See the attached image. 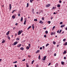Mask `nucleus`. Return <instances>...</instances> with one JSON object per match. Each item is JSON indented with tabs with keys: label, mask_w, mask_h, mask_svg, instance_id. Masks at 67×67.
<instances>
[{
	"label": "nucleus",
	"mask_w": 67,
	"mask_h": 67,
	"mask_svg": "<svg viewBox=\"0 0 67 67\" xmlns=\"http://www.w3.org/2000/svg\"><path fill=\"white\" fill-rule=\"evenodd\" d=\"M23 32V31L22 30L19 31L18 32V35H19L20 34H21V33Z\"/></svg>",
	"instance_id": "obj_1"
},
{
	"label": "nucleus",
	"mask_w": 67,
	"mask_h": 67,
	"mask_svg": "<svg viewBox=\"0 0 67 67\" xmlns=\"http://www.w3.org/2000/svg\"><path fill=\"white\" fill-rule=\"evenodd\" d=\"M50 6H51V4H47L46 5V7H49Z\"/></svg>",
	"instance_id": "obj_2"
},
{
	"label": "nucleus",
	"mask_w": 67,
	"mask_h": 67,
	"mask_svg": "<svg viewBox=\"0 0 67 67\" xmlns=\"http://www.w3.org/2000/svg\"><path fill=\"white\" fill-rule=\"evenodd\" d=\"M9 10H11V8H12V6H11V4H9Z\"/></svg>",
	"instance_id": "obj_3"
},
{
	"label": "nucleus",
	"mask_w": 67,
	"mask_h": 67,
	"mask_svg": "<svg viewBox=\"0 0 67 67\" xmlns=\"http://www.w3.org/2000/svg\"><path fill=\"white\" fill-rule=\"evenodd\" d=\"M46 56H44L43 58V60H46Z\"/></svg>",
	"instance_id": "obj_4"
},
{
	"label": "nucleus",
	"mask_w": 67,
	"mask_h": 67,
	"mask_svg": "<svg viewBox=\"0 0 67 67\" xmlns=\"http://www.w3.org/2000/svg\"><path fill=\"white\" fill-rule=\"evenodd\" d=\"M18 44V42H14L13 43L14 45H15L16 44Z\"/></svg>",
	"instance_id": "obj_5"
},
{
	"label": "nucleus",
	"mask_w": 67,
	"mask_h": 67,
	"mask_svg": "<svg viewBox=\"0 0 67 67\" xmlns=\"http://www.w3.org/2000/svg\"><path fill=\"white\" fill-rule=\"evenodd\" d=\"M55 9H56V7H53V8L52 9V10H55Z\"/></svg>",
	"instance_id": "obj_6"
},
{
	"label": "nucleus",
	"mask_w": 67,
	"mask_h": 67,
	"mask_svg": "<svg viewBox=\"0 0 67 67\" xmlns=\"http://www.w3.org/2000/svg\"><path fill=\"white\" fill-rule=\"evenodd\" d=\"M58 64L57 63L55 64V67H58Z\"/></svg>",
	"instance_id": "obj_7"
},
{
	"label": "nucleus",
	"mask_w": 67,
	"mask_h": 67,
	"mask_svg": "<svg viewBox=\"0 0 67 67\" xmlns=\"http://www.w3.org/2000/svg\"><path fill=\"white\" fill-rule=\"evenodd\" d=\"M5 41L4 40V39L3 40V41H2V43H5Z\"/></svg>",
	"instance_id": "obj_8"
},
{
	"label": "nucleus",
	"mask_w": 67,
	"mask_h": 67,
	"mask_svg": "<svg viewBox=\"0 0 67 67\" xmlns=\"http://www.w3.org/2000/svg\"><path fill=\"white\" fill-rule=\"evenodd\" d=\"M12 18L13 19H14L15 18V17L13 15L12 16Z\"/></svg>",
	"instance_id": "obj_9"
},
{
	"label": "nucleus",
	"mask_w": 67,
	"mask_h": 67,
	"mask_svg": "<svg viewBox=\"0 0 67 67\" xmlns=\"http://www.w3.org/2000/svg\"><path fill=\"white\" fill-rule=\"evenodd\" d=\"M39 23H41V24H43V22L42 21L40 20Z\"/></svg>",
	"instance_id": "obj_10"
},
{
	"label": "nucleus",
	"mask_w": 67,
	"mask_h": 67,
	"mask_svg": "<svg viewBox=\"0 0 67 67\" xmlns=\"http://www.w3.org/2000/svg\"><path fill=\"white\" fill-rule=\"evenodd\" d=\"M40 52V50H38L36 51V53L37 54V53H38Z\"/></svg>",
	"instance_id": "obj_11"
},
{
	"label": "nucleus",
	"mask_w": 67,
	"mask_h": 67,
	"mask_svg": "<svg viewBox=\"0 0 67 67\" xmlns=\"http://www.w3.org/2000/svg\"><path fill=\"white\" fill-rule=\"evenodd\" d=\"M23 17H21L20 19V22H22V21H23Z\"/></svg>",
	"instance_id": "obj_12"
},
{
	"label": "nucleus",
	"mask_w": 67,
	"mask_h": 67,
	"mask_svg": "<svg viewBox=\"0 0 67 67\" xmlns=\"http://www.w3.org/2000/svg\"><path fill=\"white\" fill-rule=\"evenodd\" d=\"M65 26V25H62L61 26V28H62V27H64V26Z\"/></svg>",
	"instance_id": "obj_13"
},
{
	"label": "nucleus",
	"mask_w": 67,
	"mask_h": 67,
	"mask_svg": "<svg viewBox=\"0 0 67 67\" xmlns=\"http://www.w3.org/2000/svg\"><path fill=\"white\" fill-rule=\"evenodd\" d=\"M31 27H32V26H29L27 29V30H29V29H30V28H31Z\"/></svg>",
	"instance_id": "obj_14"
},
{
	"label": "nucleus",
	"mask_w": 67,
	"mask_h": 67,
	"mask_svg": "<svg viewBox=\"0 0 67 67\" xmlns=\"http://www.w3.org/2000/svg\"><path fill=\"white\" fill-rule=\"evenodd\" d=\"M9 32H10V31H9L7 32L6 33L7 35H8V34H9Z\"/></svg>",
	"instance_id": "obj_15"
},
{
	"label": "nucleus",
	"mask_w": 67,
	"mask_h": 67,
	"mask_svg": "<svg viewBox=\"0 0 67 67\" xmlns=\"http://www.w3.org/2000/svg\"><path fill=\"white\" fill-rule=\"evenodd\" d=\"M64 62L63 61L61 62V64H62V65H64Z\"/></svg>",
	"instance_id": "obj_16"
},
{
	"label": "nucleus",
	"mask_w": 67,
	"mask_h": 67,
	"mask_svg": "<svg viewBox=\"0 0 67 67\" xmlns=\"http://www.w3.org/2000/svg\"><path fill=\"white\" fill-rule=\"evenodd\" d=\"M57 7H58V8H60V5L59 4L57 5Z\"/></svg>",
	"instance_id": "obj_17"
},
{
	"label": "nucleus",
	"mask_w": 67,
	"mask_h": 67,
	"mask_svg": "<svg viewBox=\"0 0 67 67\" xmlns=\"http://www.w3.org/2000/svg\"><path fill=\"white\" fill-rule=\"evenodd\" d=\"M18 63V62L16 61H15V62H13V64H16V63Z\"/></svg>",
	"instance_id": "obj_18"
},
{
	"label": "nucleus",
	"mask_w": 67,
	"mask_h": 67,
	"mask_svg": "<svg viewBox=\"0 0 67 67\" xmlns=\"http://www.w3.org/2000/svg\"><path fill=\"white\" fill-rule=\"evenodd\" d=\"M26 20H24V25H25V23H26Z\"/></svg>",
	"instance_id": "obj_19"
},
{
	"label": "nucleus",
	"mask_w": 67,
	"mask_h": 67,
	"mask_svg": "<svg viewBox=\"0 0 67 67\" xmlns=\"http://www.w3.org/2000/svg\"><path fill=\"white\" fill-rule=\"evenodd\" d=\"M34 8H33L32 10V12L33 14H34Z\"/></svg>",
	"instance_id": "obj_20"
},
{
	"label": "nucleus",
	"mask_w": 67,
	"mask_h": 67,
	"mask_svg": "<svg viewBox=\"0 0 67 67\" xmlns=\"http://www.w3.org/2000/svg\"><path fill=\"white\" fill-rule=\"evenodd\" d=\"M29 3H27V6H26V8H27L28 7H29Z\"/></svg>",
	"instance_id": "obj_21"
},
{
	"label": "nucleus",
	"mask_w": 67,
	"mask_h": 67,
	"mask_svg": "<svg viewBox=\"0 0 67 67\" xmlns=\"http://www.w3.org/2000/svg\"><path fill=\"white\" fill-rule=\"evenodd\" d=\"M38 59H41V56L40 55H39L38 57Z\"/></svg>",
	"instance_id": "obj_22"
},
{
	"label": "nucleus",
	"mask_w": 67,
	"mask_h": 67,
	"mask_svg": "<svg viewBox=\"0 0 67 67\" xmlns=\"http://www.w3.org/2000/svg\"><path fill=\"white\" fill-rule=\"evenodd\" d=\"M29 48H30V47H29V46H27L26 47V49H29Z\"/></svg>",
	"instance_id": "obj_23"
},
{
	"label": "nucleus",
	"mask_w": 67,
	"mask_h": 67,
	"mask_svg": "<svg viewBox=\"0 0 67 67\" xmlns=\"http://www.w3.org/2000/svg\"><path fill=\"white\" fill-rule=\"evenodd\" d=\"M20 49L23 51V50H24V48L23 47H21L20 48Z\"/></svg>",
	"instance_id": "obj_24"
},
{
	"label": "nucleus",
	"mask_w": 67,
	"mask_h": 67,
	"mask_svg": "<svg viewBox=\"0 0 67 67\" xmlns=\"http://www.w3.org/2000/svg\"><path fill=\"white\" fill-rule=\"evenodd\" d=\"M21 46V44H19V45H18L17 46V47H20V46Z\"/></svg>",
	"instance_id": "obj_25"
},
{
	"label": "nucleus",
	"mask_w": 67,
	"mask_h": 67,
	"mask_svg": "<svg viewBox=\"0 0 67 67\" xmlns=\"http://www.w3.org/2000/svg\"><path fill=\"white\" fill-rule=\"evenodd\" d=\"M53 43L54 45L56 44V42L54 41L53 42Z\"/></svg>",
	"instance_id": "obj_26"
},
{
	"label": "nucleus",
	"mask_w": 67,
	"mask_h": 67,
	"mask_svg": "<svg viewBox=\"0 0 67 67\" xmlns=\"http://www.w3.org/2000/svg\"><path fill=\"white\" fill-rule=\"evenodd\" d=\"M51 21H47V23H48L49 24L51 23Z\"/></svg>",
	"instance_id": "obj_27"
},
{
	"label": "nucleus",
	"mask_w": 67,
	"mask_h": 67,
	"mask_svg": "<svg viewBox=\"0 0 67 67\" xmlns=\"http://www.w3.org/2000/svg\"><path fill=\"white\" fill-rule=\"evenodd\" d=\"M67 45V42H66L64 43V46H66V45Z\"/></svg>",
	"instance_id": "obj_28"
},
{
	"label": "nucleus",
	"mask_w": 67,
	"mask_h": 67,
	"mask_svg": "<svg viewBox=\"0 0 67 67\" xmlns=\"http://www.w3.org/2000/svg\"><path fill=\"white\" fill-rule=\"evenodd\" d=\"M66 53H67L66 52V51H64L63 53V54H66Z\"/></svg>",
	"instance_id": "obj_29"
},
{
	"label": "nucleus",
	"mask_w": 67,
	"mask_h": 67,
	"mask_svg": "<svg viewBox=\"0 0 67 67\" xmlns=\"http://www.w3.org/2000/svg\"><path fill=\"white\" fill-rule=\"evenodd\" d=\"M28 63H26V67H29V65H28Z\"/></svg>",
	"instance_id": "obj_30"
},
{
	"label": "nucleus",
	"mask_w": 67,
	"mask_h": 67,
	"mask_svg": "<svg viewBox=\"0 0 67 67\" xmlns=\"http://www.w3.org/2000/svg\"><path fill=\"white\" fill-rule=\"evenodd\" d=\"M34 60H33L32 62V63H31V64H33V63H34Z\"/></svg>",
	"instance_id": "obj_31"
},
{
	"label": "nucleus",
	"mask_w": 67,
	"mask_h": 67,
	"mask_svg": "<svg viewBox=\"0 0 67 67\" xmlns=\"http://www.w3.org/2000/svg\"><path fill=\"white\" fill-rule=\"evenodd\" d=\"M7 38L8 40H10V37L9 36H8L7 37Z\"/></svg>",
	"instance_id": "obj_32"
},
{
	"label": "nucleus",
	"mask_w": 67,
	"mask_h": 67,
	"mask_svg": "<svg viewBox=\"0 0 67 67\" xmlns=\"http://www.w3.org/2000/svg\"><path fill=\"white\" fill-rule=\"evenodd\" d=\"M16 40H17V41H19V40H20V39L18 37Z\"/></svg>",
	"instance_id": "obj_33"
},
{
	"label": "nucleus",
	"mask_w": 67,
	"mask_h": 67,
	"mask_svg": "<svg viewBox=\"0 0 67 67\" xmlns=\"http://www.w3.org/2000/svg\"><path fill=\"white\" fill-rule=\"evenodd\" d=\"M48 45H49V44L48 43H47L46 45V47H47V46H48Z\"/></svg>",
	"instance_id": "obj_34"
},
{
	"label": "nucleus",
	"mask_w": 67,
	"mask_h": 67,
	"mask_svg": "<svg viewBox=\"0 0 67 67\" xmlns=\"http://www.w3.org/2000/svg\"><path fill=\"white\" fill-rule=\"evenodd\" d=\"M63 42H65V41H66V39H63Z\"/></svg>",
	"instance_id": "obj_35"
},
{
	"label": "nucleus",
	"mask_w": 67,
	"mask_h": 67,
	"mask_svg": "<svg viewBox=\"0 0 67 67\" xmlns=\"http://www.w3.org/2000/svg\"><path fill=\"white\" fill-rule=\"evenodd\" d=\"M32 27L33 30H34V28H35L34 26V27Z\"/></svg>",
	"instance_id": "obj_36"
},
{
	"label": "nucleus",
	"mask_w": 67,
	"mask_h": 67,
	"mask_svg": "<svg viewBox=\"0 0 67 67\" xmlns=\"http://www.w3.org/2000/svg\"><path fill=\"white\" fill-rule=\"evenodd\" d=\"M34 21H37V19H34Z\"/></svg>",
	"instance_id": "obj_37"
},
{
	"label": "nucleus",
	"mask_w": 67,
	"mask_h": 67,
	"mask_svg": "<svg viewBox=\"0 0 67 67\" xmlns=\"http://www.w3.org/2000/svg\"><path fill=\"white\" fill-rule=\"evenodd\" d=\"M45 33H46V34H48V31H45Z\"/></svg>",
	"instance_id": "obj_38"
},
{
	"label": "nucleus",
	"mask_w": 67,
	"mask_h": 67,
	"mask_svg": "<svg viewBox=\"0 0 67 67\" xmlns=\"http://www.w3.org/2000/svg\"><path fill=\"white\" fill-rule=\"evenodd\" d=\"M15 11V10H13V11H12V13H14V11Z\"/></svg>",
	"instance_id": "obj_39"
},
{
	"label": "nucleus",
	"mask_w": 67,
	"mask_h": 67,
	"mask_svg": "<svg viewBox=\"0 0 67 67\" xmlns=\"http://www.w3.org/2000/svg\"><path fill=\"white\" fill-rule=\"evenodd\" d=\"M60 24H63V22H60Z\"/></svg>",
	"instance_id": "obj_40"
},
{
	"label": "nucleus",
	"mask_w": 67,
	"mask_h": 67,
	"mask_svg": "<svg viewBox=\"0 0 67 67\" xmlns=\"http://www.w3.org/2000/svg\"><path fill=\"white\" fill-rule=\"evenodd\" d=\"M53 34L54 35V34H53V33L52 32L51 33V35H53Z\"/></svg>",
	"instance_id": "obj_41"
},
{
	"label": "nucleus",
	"mask_w": 67,
	"mask_h": 67,
	"mask_svg": "<svg viewBox=\"0 0 67 67\" xmlns=\"http://www.w3.org/2000/svg\"><path fill=\"white\" fill-rule=\"evenodd\" d=\"M28 46L30 47H31V44H29L28 45Z\"/></svg>",
	"instance_id": "obj_42"
},
{
	"label": "nucleus",
	"mask_w": 67,
	"mask_h": 67,
	"mask_svg": "<svg viewBox=\"0 0 67 67\" xmlns=\"http://www.w3.org/2000/svg\"><path fill=\"white\" fill-rule=\"evenodd\" d=\"M57 33H59V30H58L57 31Z\"/></svg>",
	"instance_id": "obj_43"
},
{
	"label": "nucleus",
	"mask_w": 67,
	"mask_h": 67,
	"mask_svg": "<svg viewBox=\"0 0 67 67\" xmlns=\"http://www.w3.org/2000/svg\"><path fill=\"white\" fill-rule=\"evenodd\" d=\"M25 61V59H24L23 60H22V61L23 62V61Z\"/></svg>",
	"instance_id": "obj_44"
},
{
	"label": "nucleus",
	"mask_w": 67,
	"mask_h": 67,
	"mask_svg": "<svg viewBox=\"0 0 67 67\" xmlns=\"http://www.w3.org/2000/svg\"><path fill=\"white\" fill-rule=\"evenodd\" d=\"M30 2H31V3H32V0H30Z\"/></svg>",
	"instance_id": "obj_45"
},
{
	"label": "nucleus",
	"mask_w": 67,
	"mask_h": 67,
	"mask_svg": "<svg viewBox=\"0 0 67 67\" xmlns=\"http://www.w3.org/2000/svg\"><path fill=\"white\" fill-rule=\"evenodd\" d=\"M15 27H14L13 28V30H15Z\"/></svg>",
	"instance_id": "obj_46"
},
{
	"label": "nucleus",
	"mask_w": 67,
	"mask_h": 67,
	"mask_svg": "<svg viewBox=\"0 0 67 67\" xmlns=\"http://www.w3.org/2000/svg\"><path fill=\"white\" fill-rule=\"evenodd\" d=\"M42 20H44V18H43L42 17Z\"/></svg>",
	"instance_id": "obj_47"
},
{
	"label": "nucleus",
	"mask_w": 67,
	"mask_h": 67,
	"mask_svg": "<svg viewBox=\"0 0 67 67\" xmlns=\"http://www.w3.org/2000/svg\"><path fill=\"white\" fill-rule=\"evenodd\" d=\"M44 37H46V35H44Z\"/></svg>",
	"instance_id": "obj_48"
},
{
	"label": "nucleus",
	"mask_w": 67,
	"mask_h": 67,
	"mask_svg": "<svg viewBox=\"0 0 67 67\" xmlns=\"http://www.w3.org/2000/svg\"><path fill=\"white\" fill-rule=\"evenodd\" d=\"M18 16H20V14H18Z\"/></svg>",
	"instance_id": "obj_49"
},
{
	"label": "nucleus",
	"mask_w": 67,
	"mask_h": 67,
	"mask_svg": "<svg viewBox=\"0 0 67 67\" xmlns=\"http://www.w3.org/2000/svg\"><path fill=\"white\" fill-rule=\"evenodd\" d=\"M59 2V3H62V1H60Z\"/></svg>",
	"instance_id": "obj_50"
},
{
	"label": "nucleus",
	"mask_w": 67,
	"mask_h": 67,
	"mask_svg": "<svg viewBox=\"0 0 67 67\" xmlns=\"http://www.w3.org/2000/svg\"><path fill=\"white\" fill-rule=\"evenodd\" d=\"M54 55V56H56V53H55Z\"/></svg>",
	"instance_id": "obj_51"
},
{
	"label": "nucleus",
	"mask_w": 67,
	"mask_h": 67,
	"mask_svg": "<svg viewBox=\"0 0 67 67\" xmlns=\"http://www.w3.org/2000/svg\"><path fill=\"white\" fill-rule=\"evenodd\" d=\"M64 59H66V57H64Z\"/></svg>",
	"instance_id": "obj_52"
},
{
	"label": "nucleus",
	"mask_w": 67,
	"mask_h": 67,
	"mask_svg": "<svg viewBox=\"0 0 67 67\" xmlns=\"http://www.w3.org/2000/svg\"><path fill=\"white\" fill-rule=\"evenodd\" d=\"M15 67H17V65H15Z\"/></svg>",
	"instance_id": "obj_53"
},
{
	"label": "nucleus",
	"mask_w": 67,
	"mask_h": 67,
	"mask_svg": "<svg viewBox=\"0 0 67 67\" xmlns=\"http://www.w3.org/2000/svg\"><path fill=\"white\" fill-rule=\"evenodd\" d=\"M34 24H32V27H34Z\"/></svg>",
	"instance_id": "obj_54"
},
{
	"label": "nucleus",
	"mask_w": 67,
	"mask_h": 67,
	"mask_svg": "<svg viewBox=\"0 0 67 67\" xmlns=\"http://www.w3.org/2000/svg\"><path fill=\"white\" fill-rule=\"evenodd\" d=\"M61 32H62V30H60L59 33H61Z\"/></svg>",
	"instance_id": "obj_55"
},
{
	"label": "nucleus",
	"mask_w": 67,
	"mask_h": 67,
	"mask_svg": "<svg viewBox=\"0 0 67 67\" xmlns=\"http://www.w3.org/2000/svg\"><path fill=\"white\" fill-rule=\"evenodd\" d=\"M40 49H42V47H41L40 48Z\"/></svg>",
	"instance_id": "obj_56"
},
{
	"label": "nucleus",
	"mask_w": 67,
	"mask_h": 67,
	"mask_svg": "<svg viewBox=\"0 0 67 67\" xmlns=\"http://www.w3.org/2000/svg\"><path fill=\"white\" fill-rule=\"evenodd\" d=\"M55 26H54L53 27V29H55Z\"/></svg>",
	"instance_id": "obj_57"
},
{
	"label": "nucleus",
	"mask_w": 67,
	"mask_h": 67,
	"mask_svg": "<svg viewBox=\"0 0 67 67\" xmlns=\"http://www.w3.org/2000/svg\"><path fill=\"white\" fill-rule=\"evenodd\" d=\"M31 56H30V55H29L28 56V57H29V58H31Z\"/></svg>",
	"instance_id": "obj_58"
},
{
	"label": "nucleus",
	"mask_w": 67,
	"mask_h": 67,
	"mask_svg": "<svg viewBox=\"0 0 67 67\" xmlns=\"http://www.w3.org/2000/svg\"><path fill=\"white\" fill-rule=\"evenodd\" d=\"M44 30H46V27H45V28H44Z\"/></svg>",
	"instance_id": "obj_59"
},
{
	"label": "nucleus",
	"mask_w": 67,
	"mask_h": 67,
	"mask_svg": "<svg viewBox=\"0 0 67 67\" xmlns=\"http://www.w3.org/2000/svg\"><path fill=\"white\" fill-rule=\"evenodd\" d=\"M51 65V63H49V64H48V65L49 66V65Z\"/></svg>",
	"instance_id": "obj_60"
},
{
	"label": "nucleus",
	"mask_w": 67,
	"mask_h": 67,
	"mask_svg": "<svg viewBox=\"0 0 67 67\" xmlns=\"http://www.w3.org/2000/svg\"><path fill=\"white\" fill-rule=\"evenodd\" d=\"M2 61V59H0V62H1Z\"/></svg>",
	"instance_id": "obj_61"
},
{
	"label": "nucleus",
	"mask_w": 67,
	"mask_h": 67,
	"mask_svg": "<svg viewBox=\"0 0 67 67\" xmlns=\"http://www.w3.org/2000/svg\"><path fill=\"white\" fill-rule=\"evenodd\" d=\"M36 66L37 67H38V65H36Z\"/></svg>",
	"instance_id": "obj_62"
},
{
	"label": "nucleus",
	"mask_w": 67,
	"mask_h": 67,
	"mask_svg": "<svg viewBox=\"0 0 67 67\" xmlns=\"http://www.w3.org/2000/svg\"><path fill=\"white\" fill-rule=\"evenodd\" d=\"M62 33V34H64V31H63Z\"/></svg>",
	"instance_id": "obj_63"
},
{
	"label": "nucleus",
	"mask_w": 67,
	"mask_h": 67,
	"mask_svg": "<svg viewBox=\"0 0 67 67\" xmlns=\"http://www.w3.org/2000/svg\"><path fill=\"white\" fill-rule=\"evenodd\" d=\"M42 47H43V48H44V46H43Z\"/></svg>",
	"instance_id": "obj_64"
}]
</instances>
